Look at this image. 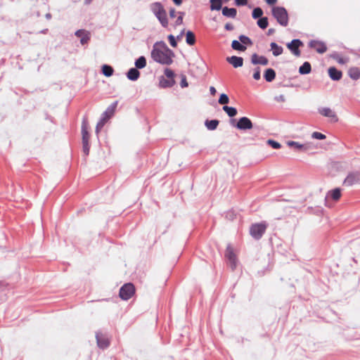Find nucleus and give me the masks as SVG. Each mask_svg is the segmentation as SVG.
<instances>
[{"label": "nucleus", "instance_id": "nucleus-2", "mask_svg": "<svg viewBox=\"0 0 360 360\" xmlns=\"http://www.w3.org/2000/svg\"><path fill=\"white\" fill-rule=\"evenodd\" d=\"M150 10L158 20L160 25L164 28H167L169 25L167 14L162 3L156 1L150 4Z\"/></svg>", "mask_w": 360, "mask_h": 360}, {"label": "nucleus", "instance_id": "nucleus-38", "mask_svg": "<svg viewBox=\"0 0 360 360\" xmlns=\"http://www.w3.org/2000/svg\"><path fill=\"white\" fill-rule=\"evenodd\" d=\"M218 102L221 105H226L229 103V98L226 94H221Z\"/></svg>", "mask_w": 360, "mask_h": 360}, {"label": "nucleus", "instance_id": "nucleus-12", "mask_svg": "<svg viewBox=\"0 0 360 360\" xmlns=\"http://www.w3.org/2000/svg\"><path fill=\"white\" fill-rule=\"evenodd\" d=\"M75 35L80 38V43L82 45H85L89 43L91 39V34L85 30H78L75 32Z\"/></svg>", "mask_w": 360, "mask_h": 360}, {"label": "nucleus", "instance_id": "nucleus-5", "mask_svg": "<svg viewBox=\"0 0 360 360\" xmlns=\"http://www.w3.org/2000/svg\"><path fill=\"white\" fill-rule=\"evenodd\" d=\"M267 226L268 224L266 221L253 224L250 228V234L254 239L259 240L266 232Z\"/></svg>", "mask_w": 360, "mask_h": 360}, {"label": "nucleus", "instance_id": "nucleus-8", "mask_svg": "<svg viewBox=\"0 0 360 360\" xmlns=\"http://www.w3.org/2000/svg\"><path fill=\"white\" fill-rule=\"evenodd\" d=\"M303 45V42L300 39H294L286 44L287 48L291 51V53L297 57L300 56L301 54L300 47Z\"/></svg>", "mask_w": 360, "mask_h": 360}, {"label": "nucleus", "instance_id": "nucleus-24", "mask_svg": "<svg viewBox=\"0 0 360 360\" xmlns=\"http://www.w3.org/2000/svg\"><path fill=\"white\" fill-rule=\"evenodd\" d=\"M311 71V65L309 62L305 61L303 64L299 68V73L300 75H307L309 74Z\"/></svg>", "mask_w": 360, "mask_h": 360}, {"label": "nucleus", "instance_id": "nucleus-63", "mask_svg": "<svg viewBox=\"0 0 360 360\" xmlns=\"http://www.w3.org/2000/svg\"><path fill=\"white\" fill-rule=\"evenodd\" d=\"M1 285V283H0V286Z\"/></svg>", "mask_w": 360, "mask_h": 360}, {"label": "nucleus", "instance_id": "nucleus-10", "mask_svg": "<svg viewBox=\"0 0 360 360\" xmlns=\"http://www.w3.org/2000/svg\"><path fill=\"white\" fill-rule=\"evenodd\" d=\"M96 339L99 348L105 349L109 347L110 341L105 334H103L101 331H98L96 333Z\"/></svg>", "mask_w": 360, "mask_h": 360}, {"label": "nucleus", "instance_id": "nucleus-43", "mask_svg": "<svg viewBox=\"0 0 360 360\" xmlns=\"http://www.w3.org/2000/svg\"><path fill=\"white\" fill-rule=\"evenodd\" d=\"M180 86L181 88H186L188 86V83L187 82L186 76L184 74L181 75V82Z\"/></svg>", "mask_w": 360, "mask_h": 360}, {"label": "nucleus", "instance_id": "nucleus-45", "mask_svg": "<svg viewBox=\"0 0 360 360\" xmlns=\"http://www.w3.org/2000/svg\"><path fill=\"white\" fill-rule=\"evenodd\" d=\"M253 78L255 79V80H259L261 78V73H260V68L259 67H257L255 68V72H254V74H253Z\"/></svg>", "mask_w": 360, "mask_h": 360}, {"label": "nucleus", "instance_id": "nucleus-17", "mask_svg": "<svg viewBox=\"0 0 360 360\" xmlns=\"http://www.w3.org/2000/svg\"><path fill=\"white\" fill-rule=\"evenodd\" d=\"M226 61L231 64L233 68H238L243 65V58L240 56H233L226 58Z\"/></svg>", "mask_w": 360, "mask_h": 360}, {"label": "nucleus", "instance_id": "nucleus-58", "mask_svg": "<svg viewBox=\"0 0 360 360\" xmlns=\"http://www.w3.org/2000/svg\"><path fill=\"white\" fill-rule=\"evenodd\" d=\"M51 17H52V15H51V14L50 13H46V14L45 15V18H46L47 20H50V19H51Z\"/></svg>", "mask_w": 360, "mask_h": 360}, {"label": "nucleus", "instance_id": "nucleus-18", "mask_svg": "<svg viewBox=\"0 0 360 360\" xmlns=\"http://www.w3.org/2000/svg\"><path fill=\"white\" fill-rule=\"evenodd\" d=\"M176 82L174 79H170L169 78H165L163 76L160 77L159 86L161 88L166 89L170 88L175 84Z\"/></svg>", "mask_w": 360, "mask_h": 360}, {"label": "nucleus", "instance_id": "nucleus-37", "mask_svg": "<svg viewBox=\"0 0 360 360\" xmlns=\"http://www.w3.org/2000/svg\"><path fill=\"white\" fill-rule=\"evenodd\" d=\"M238 39L243 46H251L252 45V41L251 39L245 35L241 34L238 37Z\"/></svg>", "mask_w": 360, "mask_h": 360}, {"label": "nucleus", "instance_id": "nucleus-41", "mask_svg": "<svg viewBox=\"0 0 360 360\" xmlns=\"http://www.w3.org/2000/svg\"><path fill=\"white\" fill-rule=\"evenodd\" d=\"M311 137L315 139L323 140L326 139V136L321 132L314 131L311 134Z\"/></svg>", "mask_w": 360, "mask_h": 360}, {"label": "nucleus", "instance_id": "nucleus-56", "mask_svg": "<svg viewBox=\"0 0 360 360\" xmlns=\"http://www.w3.org/2000/svg\"><path fill=\"white\" fill-rule=\"evenodd\" d=\"M172 1L176 6H180L182 4V0H172Z\"/></svg>", "mask_w": 360, "mask_h": 360}, {"label": "nucleus", "instance_id": "nucleus-29", "mask_svg": "<svg viewBox=\"0 0 360 360\" xmlns=\"http://www.w3.org/2000/svg\"><path fill=\"white\" fill-rule=\"evenodd\" d=\"M101 72L105 76V77H110L114 73V69L110 65H103L101 68Z\"/></svg>", "mask_w": 360, "mask_h": 360}, {"label": "nucleus", "instance_id": "nucleus-31", "mask_svg": "<svg viewBox=\"0 0 360 360\" xmlns=\"http://www.w3.org/2000/svg\"><path fill=\"white\" fill-rule=\"evenodd\" d=\"M210 9L212 11H219L222 9L223 0H210Z\"/></svg>", "mask_w": 360, "mask_h": 360}, {"label": "nucleus", "instance_id": "nucleus-30", "mask_svg": "<svg viewBox=\"0 0 360 360\" xmlns=\"http://www.w3.org/2000/svg\"><path fill=\"white\" fill-rule=\"evenodd\" d=\"M330 196L333 200L337 201L341 197V189L340 188H335L332 191H329L328 196Z\"/></svg>", "mask_w": 360, "mask_h": 360}, {"label": "nucleus", "instance_id": "nucleus-50", "mask_svg": "<svg viewBox=\"0 0 360 360\" xmlns=\"http://www.w3.org/2000/svg\"><path fill=\"white\" fill-rule=\"evenodd\" d=\"M224 28L227 31H232V30H233L234 27L231 23L228 22L225 25Z\"/></svg>", "mask_w": 360, "mask_h": 360}, {"label": "nucleus", "instance_id": "nucleus-55", "mask_svg": "<svg viewBox=\"0 0 360 360\" xmlns=\"http://www.w3.org/2000/svg\"><path fill=\"white\" fill-rule=\"evenodd\" d=\"M266 2L269 5H274L277 2V0H266Z\"/></svg>", "mask_w": 360, "mask_h": 360}, {"label": "nucleus", "instance_id": "nucleus-36", "mask_svg": "<svg viewBox=\"0 0 360 360\" xmlns=\"http://www.w3.org/2000/svg\"><path fill=\"white\" fill-rule=\"evenodd\" d=\"M263 10L260 7H256L252 12V17L254 19H259L260 18L263 17Z\"/></svg>", "mask_w": 360, "mask_h": 360}, {"label": "nucleus", "instance_id": "nucleus-47", "mask_svg": "<svg viewBox=\"0 0 360 360\" xmlns=\"http://www.w3.org/2000/svg\"><path fill=\"white\" fill-rule=\"evenodd\" d=\"M248 0H235V4L237 6H245L248 4Z\"/></svg>", "mask_w": 360, "mask_h": 360}, {"label": "nucleus", "instance_id": "nucleus-14", "mask_svg": "<svg viewBox=\"0 0 360 360\" xmlns=\"http://www.w3.org/2000/svg\"><path fill=\"white\" fill-rule=\"evenodd\" d=\"M89 123L86 117H84L82 122V143H89L90 134L88 131Z\"/></svg>", "mask_w": 360, "mask_h": 360}, {"label": "nucleus", "instance_id": "nucleus-23", "mask_svg": "<svg viewBox=\"0 0 360 360\" xmlns=\"http://www.w3.org/2000/svg\"><path fill=\"white\" fill-rule=\"evenodd\" d=\"M349 77L354 79L358 80L360 79V69L357 67H352L348 70Z\"/></svg>", "mask_w": 360, "mask_h": 360}, {"label": "nucleus", "instance_id": "nucleus-46", "mask_svg": "<svg viewBox=\"0 0 360 360\" xmlns=\"http://www.w3.org/2000/svg\"><path fill=\"white\" fill-rule=\"evenodd\" d=\"M82 150L84 155H88L90 150L89 143H82Z\"/></svg>", "mask_w": 360, "mask_h": 360}, {"label": "nucleus", "instance_id": "nucleus-40", "mask_svg": "<svg viewBox=\"0 0 360 360\" xmlns=\"http://www.w3.org/2000/svg\"><path fill=\"white\" fill-rule=\"evenodd\" d=\"M164 74L167 78H169L170 79H174L175 73L172 70L169 68H165Z\"/></svg>", "mask_w": 360, "mask_h": 360}, {"label": "nucleus", "instance_id": "nucleus-54", "mask_svg": "<svg viewBox=\"0 0 360 360\" xmlns=\"http://www.w3.org/2000/svg\"><path fill=\"white\" fill-rule=\"evenodd\" d=\"M210 92L211 95L214 96L216 94V93H217V90H216V89L214 86H210Z\"/></svg>", "mask_w": 360, "mask_h": 360}, {"label": "nucleus", "instance_id": "nucleus-61", "mask_svg": "<svg viewBox=\"0 0 360 360\" xmlns=\"http://www.w3.org/2000/svg\"><path fill=\"white\" fill-rule=\"evenodd\" d=\"M338 63H344V61L342 58H340L339 60H338Z\"/></svg>", "mask_w": 360, "mask_h": 360}, {"label": "nucleus", "instance_id": "nucleus-27", "mask_svg": "<svg viewBox=\"0 0 360 360\" xmlns=\"http://www.w3.org/2000/svg\"><path fill=\"white\" fill-rule=\"evenodd\" d=\"M186 41L189 46H193L195 44L196 39L193 32L188 30L186 32Z\"/></svg>", "mask_w": 360, "mask_h": 360}, {"label": "nucleus", "instance_id": "nucleus-11", "mask_svg": "<svg viewBox=\"0 0 360 360\" xmlns=\"http://www.w3.org/2000/svg\"><path fill=\"white\" fill-rule=\"evenodd\" d=\"M309 46L315 49L319 53H323L327 51L326 44L319 40H311L309 43Z\"/></svg>", "mask_w": 360, "mask_h": 360}, {"label": "nucleus", "instance_id": "nucleus-57", "mask_svg": "<svg viewBox=\"0 0 360 360\" xmlns=\"http://www.w3.org/2000/svg\"><path fill=\"white\" fill-rule=\"evenodd\" d=\"M274 32H275V30H274V28H270V29H269V30H268L267 34H268V35H271V34H273Z\"/></svg>", "mask_w": 360, "mask_h": 360}, {"label": "nucleus", "instance_id": "nucleus-16", "mask_svg": "<svg viewBox=\"0 0 360 360\" xmlns=\"http://www.w3.org/2000/svg\"><path fill=\"white\" fill-rule=\"evenodd\" d=\"M330 78L333 81H339L342 77V72L335 67H330L328 70Z\"/></svg>", "mask_w": 360, "mask_h": 360}, {"label": "nucleus", "instance_id": "nucleus-7", "mask_svg": "<svg viewBox=\"0 0 360 360\" xmlns=\"http://www.w3.org/2000/svg\"><path fill=\"white\" fill-rule=\"evenodd\" d=\"M135 293V287L133 283H127L124 284L120 289L119 295L123 300H129Z\"/></svg>", "mask_w": 360, "mask_h": 360}, {"label": "nucleus", "instance_id": "nucleus-49", "mask_svg": "<svg viewBox=\"0 0 360 360\" xmlns=\"http://www.w3.org/2000/svg\"><path fill=\"white\" fill-rule=\"evenodd\" d=\"M183 24V18L181 16H178L176 21H175V23H174V26L176 27V26H179V25H181Z\"/></svg>", "mask_w": 360, "mask_h": 360}, {"label": "nucleus", "instance_id": "nucleus-60", "mask_svg": "<svg viewBox=\"0 0 360 360\" xmlns=\"http://www.w3.org/2000/svg\"><path fill=\"white\" fill-rule=\"evenodd\" d=\"M49 30L48 29H44V30H42L39 32V33H42V34H46L48 32Z\"/></svg>", "mask_w": 360, "mask_h": 360}, {"label": "nucleus", "instance_id": "nucleus-48", "mask_svg": "<svg viewBox=\"0 0 360 360\" xmlns=\"http://www.w3.org/2000/svg\"><path fill=\"white\" fill-rule=\"evenodd\" d=\"M169 17L171 18H174L176 17V14L175 8H170L169 11Z\"/></svg>", "mask_w": 360, "mask_h": 360}, {"label": "nucleus", "instance_id": "nucleus-4", "mask_svg": "<svg viewBox=\"0 0 360 360\" xmlns=\"http://www.w3.org/2000/svg\"><path fill=\"white\" fill-rule=\"evenodd\" d=\"M272 15L276 19L281 26L286 27L288 25L289 17L287 10L283 6H275L271 10Z\"/></svg>", "mask_w": 360, "mask_h": 360}, {"label": "nucleus", "instance_id": "nucleus-51", "mask_svg": "<svg viewBox=\"0 0 360 360\" xmlns=\"http://www.w3.org/2000/svg\"><path fill=\"white\" fill-rule=\"evenodd\" d=\"M226 217L229 218L231 220H233L235 218V214L233 212H227Z\"/></svg>", "mask_w": 360, "mask_h": 360}, {"label": "nucleus", "instance_id": "nucleus-9", "mask_svg": "<svg viewBox=\"0 0 360 360\" xmlns=\"http://www.w3.org/2000/svg\"><path fill=\"white\" fill-rule=\"evenodd\" d=\"M360 183V172H353L347 174L343 181V185L346 186H352L354 184Z\"/></svg>", "mask_w": 360, "mask_h": 360}, {"label": "nucleus", "instance_id": "nucleus-13", "mask_svg": "<svg viewBox=\"0 0 360 360\" xmlns=\"http://www.w3.org/2000/svg\"><path fill=\"white\" fill-rule=\"evenodd\" d=\"M287 145L289 147L292 148L294 150H295L297 151L305 152V151H307L308 150H309L311 148L309 143L302 144V143H300L299 142L294 141H288L287 142Z\"/></svg>", "mask_w": 360, "mask_h": 360}, {"label": "nucleus", "instance_id": "nucleus-33", "mask_svg": "<svg viewBox=\"0 0 360 360\" xmlns=\"http://www.w3.org/2000/svg\"><path fill=\"white\" fill-rule=\"evenodd\" d=\"M146 66V59L144 56H140L135 60V68L142 69Z\"/></svg>", "mask_w": 360, "mask_h": 360}, {"label": "nucleus", "instance_id": "nucleus-19", "mask_svg": "<svg viewBox=\"0 0 360 360\" xmlns=\"http://www.w3.org/2000/svg\"><path fill=\"white\" fill-rule=\"evenodd\" d=\"M318 111L321 115L324 117L335 118V121L338 120L336 115L330 108H319Z\"/></svg>", "mask_w": 360, "mask_h": 360}, {"label": "nucleus", "instance_id": "nucleus-3", "mask_svg": "<svg viewBox=\"0 0 360 360\" xmlns=\"http://www.w3.org/2000/svg\"><path fill=\"white\" fill-rule=\"evenodd\" d=\"M118 101L113 102L107 109L102 113L101 117L96 127V133L98 134L101 129L104 127L105 124L110 119L115 113L117 106Z\"/></svg>", "mask_w": 360, "mask_h": 360}, {"label": "nucleus", "instance_id": "nucleus-28", "mask_svg": "<svg viewBox=\"0 0 360 360\" xmlns=\"http://www.w3.org/2000/svg\"><path fill=\"white\" fill-rule=\"evenodd\" d=\"M231 48L233 50L243 52L246 50L247 47L245 46H243V44H241V42L238 40H233L231 42Z\"/></svg>", "mask_w": 360, "mask_h": 360}, {"label": "nucleus", "instance_id": "nucleus-62", "mask_svg": "<svg viewBox=\"0 0 360 360\" xmlns=\"http://www.w3.org/2000/svg\"><path fill=\"white\" fill-rule=\"evenodd\" d=\"M37 15L39 16V12L37 13Z\"/></svg>", "mask_w": 360, "mask_h": 360}, {"label": "nucleus", "instance_id": "nucleus-25", "mask_svg": "<svg viewBox=\"0 0 360 360\" xmlns=\"http://www.w3.org/2000/svg\"><path fill=\"white\" fill-rule=\"evenodd\" d=\"M270 46L272 51V53L274 56H278L281 55L283 52V47L278 45L276 42H271L270 44Z\"/></svg>", "mask_w": 360, "mask_h": 360}, {"label": "nucleus", "instance_id": "nucleus-53", "mask_svg": "<svg viewBox=\"0 0 360 360\" xmlns=\"http://www.w3.org/2000/svg\"><path fill=\"white\" fill-rule=\"evenodd\" d=\"M184 34H186L185 29H184L183 30H181V32L179 33V34L176 37V39L177 40H180V39L182 38V37H183V35H184Z\"/></svg>", "mask_w": 360, "mask_h": 360}, {"label": "nucleus", "instance_id": "nucleus-32", "mask_svg": "<svg viewBox=\"0 0 360 360\" xmlns=\"http://www.w3.org/2000/svg\"><path fill=\"white\" fill-rule=\"evenodd\" d=\"M222 109L226 112V114L230 117H235L237 115V113H238L237 109L236 108H234V107L228 106V105H224Z\"/></svg>", "mask_w": 360, "mask_h": 360}, {"label": "nucleus", "instance_id": "nucleus-59", "mask_svg": "<svg viewBox=\"0 0 360 360\" xmlns=\"http://www.w3.org/2000/svg\"><path fill=\"white\" fill-rule=\"evenodd\" d=\"M178 14H179V16H181L182 18L184 19V17L185 15V13L184 12L179 11V12H178Z\"/></svg>", "mask_w": 360, "mask_h": 360}, {"label": "nucleus", "instance_id": "nucleus-26", "mask_svg": "<svg viewBox=\"0 0 360 360\" xmlns=\"http://www.w3.org/2000/svg\"><path fill=\"white\" fill-rule=\"evenodd\" d=\"M219 124V121L218 120H206L205 122V125L208 130H215Z\"/></svg>", "mask_w": 360, "mask_h": 360}, {"label": "nucleus", "instance_id": "nucleus-20", "mask_svg": "<svg viewBox=\"0 0 360 360\" xmlns=\"http://www.w3.org/2000/svg\"><path fill=\"white\" fill-rule=\"evenodd\" d=\"M222 15L227 18H235L237 15V10L235 8L224 6L221 9Z\"/></svg>", "mask_w": 360, "mask_h": 360}, {"label": "nucleus", "instance_id": "nucleus-6", "mask_svg": "<svg viewBox=\"0 0 360 360\" xmlns=\"http://www.w3.org/2000/svg\"><path fill=\"white\" fill-rule=\"evenodd\" d=\"M231 124L239 130H248L253 127V124L250 118L248 117H242L238 119V122L235 123V120H231Z\"/></svg>", "mask_w": 360, "mask_h": 360}, {"label": "nucleus", "instance_id": "nucleus-22", "mask_svg": "<svg viewBox=\"0 0 360 360\" xmlns=\"http://www.w3.org/2000/svg\"><path fill=\"white\" fill-rule=\"evenodd\" d=\"M276 72L272 68H267L264 73V78L267 82H273L276 78Z\"/></svg>", "mask_w": 360, "mask_h": 360}, {"label": "nucleus", "instance_id": "nucleus-52", "mask_svg": "<svg viewBox=\"0 0 360 360\" xmlns=\"http://www.w3.org/2000/svg\"><path fill=\"white\" fill-rule=\"evenodd\" d=\"M275 99L276 101L281 102H284L285 101V96L283 95H279L278 96H276Z\"/></svg>", "mask_w": 360, "mask_h": 360}, {"label": "nucleus", "instance_id": "nucleus-1", "mask_svg": "<svg viewBox=\"0 0 360 360\" xmlns=\"http://www.w3.org/2000/svg\"><path fill=\"white\" fill-rule=\"evenodd\" d=\"M175 56L174 51L164 41L156 43L151 51V58L162 65H171Z\"/></svg>", "mask_w": 360, "mask_h": 360}, {"label": "nucleus", "instance_id": "nucleus-35", "mask_svg": "<svg viewBox=\"0 0 360 360\" xmlns=\"http://www.w3.org/2000/svg\"><path fill=\"white\" fill-rule=\"evenodd\" d=\"M257 25L262 30L266 29L269 25V20L267 17H262L258 19L257 22Z\"/></svg>", "mask_w": 360, "mask_h": 360}, {"label": "nucleus", "instance_id": "nucleus-42", "mask_svg": "<svg viewBox=\"0 0 360 360\" xmlns=\"http://www.w3.org/2000/svg\"><path fill=\"white\" fill-rule=\"evenodd\" d=\"M167 39H168V41L169 42V44L175 48L177 46V42H176V39L175 38V37L172 34H169L168 37H167Z\"/></svg>", "mask_w": 360, "mask_h": 360}, {"label": "nucleus", "instance_id": "nucleus-39", "mask_svg": "<svg viewBox=\"0 0 360 360\" xmlns=\"http://www.w3.org/2000/svg\"><path fill=\"white\" fill-rule=\"evenodd\" d=\"M267 144L274 149H278L281 147V145L278 141L273 139H269L267 141Z\"/></svg>", "mask_w": 360, "mask_h": 360}, {"label": "nucleus", "instance_id": "nucleus-21", "mask_svg": "<svg viewBox=\"0 0 360 360\" xmlns=\"http://www.w3.org/2000/svg\"><path fill=\"white\" fill-rule=\"evenodd\" d=\"M140 77V72L136 68H130L127 72V77L131 81H136Z\"/></svg>", "mask_w": 360, "mask_h": 360}, {"label": "nucleus", "instance_id": "nucleus-44", "mask_svg": "<svg viewBox=\"0 0 360 360\" xmlns=\"http://www.w3.org/2000/svg\"><path fill=\"white\" fill-rule=\"evenodd\" d=\"M228 265L231 267V269L233 271L235 270L236 268V265H237V258H236V257L233 258V260L232 259L229 260L228 261Z\"/></svg>", "mask_w": 360, "mask_h": 360}, {"label": "nucleus", "instance_id": "nucleus-15", "mask_svg": "<svg viewBox=\"0 0 360 360\" xmlns=\"http://www.w3.org/2000/svg\"><path fill=\"white\" fill-rule=\"evenodd\" d=\"M251 63L253 65H266L269 63V60L264 56H258L257 53H253L251 56Z\"/></svg>", "mask_w": 360, "mask_h": 360}, {"label": "nucleus", "instance_id": "nucleus-34", "mask_svg": "<svg viewBox=\"0 0 360 360\" xmlns=\"http://www.w3.org/2000/svg\"><path fill=\"white\" fill-rule=\"evenodd\" d=\"M235 257L236 256L233 252V248H231V245H228L225 252V257L226 258L227 261H229L230 259L233 260V258Z\"/></svg>", "mask_w": 360, "mask_h": 360}]
</instances>
